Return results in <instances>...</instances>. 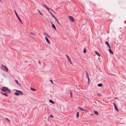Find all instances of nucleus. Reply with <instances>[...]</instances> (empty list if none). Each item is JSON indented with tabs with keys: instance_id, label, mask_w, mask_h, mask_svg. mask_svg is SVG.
<instances>
[{
	"instance_id": "6",
	"label": "nucleus",
	"mask_w": 126,
	"mask_h": 126,
	"mask_svg": "<svg viewBox=\"0 0 126 126\" xmlns=\"http://www.w3.org/2000/svg\"><path fill=\"white\" fill-rule=\"evenodd\" d=\"M65 55L66 57H67L68 60L69 61V63L71 64H72V63L71 62V61L70 60V58H69L68 55L67 54H66Z\"/></svg>"
},
{
	"instance_id": "16",
	"label": "nucleus",
	"mask_w": 126,
	"mask_h": 126,
	"mask_svg": "<svg viewBox=\"0 0 126 126\" xmlns=\"http://www.w3.org/2000/svg\"><path fill=\"white\" fill-rule=\"evenodd\" d=\"M14 94L16 95H19V93L17 92H15L14 93Z\"/></svg>"
},
{
	"instance_id": "31",
	"label": "nucleus",
	"mask_w": 126,
	"mask_h": 126,
	"mask_svg": "<svg viewBox=\"0 0 126 126\" xmlns=\"http://www.w3.org/2000/svg\"><path fill=\"white\" fill-rule=\"evenodd\" d=\"M39 13L41 15L43 16V14L41 13V12H40V11Z\"/></svg>"
},
{
	"instance_id": "8",
	"label": "nucleus",
	"mask_w": 126,
	"mask_h": 126,
	"mask_svg": "<svg viewBox=\"0 0 126 126\" xmlns=\"http://www.w3.org/2000/svg\"><path fill=\"white\" fill-rule=\"evenodd\" d=\"M78 109H79L82 110V111H86L87 110H85L84 109H83L80 106H79L78 108Z\"/></svg>"
},
{
	"instance_id": "24",
	"label": "nucleus",
	"mask_w": 126,
	"mask_h": 126,
	"mask_svg": "<svg viewBox=\"0 0 126 126\" xmlns=\"http://www.w3.org/2000/svg\"><path fill=\"white\" fill-rule=\"evenodd\" d=\"M50 14L54 18H55V17L53 15L52 13H50Z\"/></svg>"
},
{
	"instance_id": "29",
	"label": "nucleus",
	"mask_w": 126,
	"mask_h": 126,
	"mask_svg": "<svg viewBox=\"0 0 126 126\" xmlns=\"http://www.w3.org/2000/svg\"><path fill=\"white\" fill-rule=\"evenodd\" d=\"M50 81H51V83L52 84H53V81H52V80H50Z\"/></svg>"
},
{
	"instance_id": "33",
	"label": "nucleus",
	"mask_w": 126,
	"mask_h": 126,
	"mask_svg": "<svg viewBox=\"0 0 126 126\" xmlns=\"http://www.w3.org/2000/svg\"><path fill=\"white\" fill-rule=\"evenodd\" d=\"M17 91L18 92H19L20 93V92L21 91H19V90H17Z\"/></svg>"
},
{
	"instance_id": "10",
	"label": "nucleus",
	"mask_w": 126,
	"mask_h": 126,
	"mask_svg": "<svg viewBox=\"0 0 126 126\" xmlns=\"http://www.w3.org/2000/svg\"><path fill=\"white\" fill-rule=\"evenodd\" d=\"M85 72L86 73V75H87V78L89 80V74L88 73V72H87V71H85Z\"/></svg>"
},
{
	"instance_id": "41",
	"label": "nucleus",
	"mask_w": 126,
	"mask_h": 126,
	"mask_svg": "<svg viewBox=\"0 0 126 126\" xmlns=\"http://www.w3.org/2000/svg\"><path fill=\"white\" fill-rule=\"evenodd\" d=\"M98 59L99 60L100 59V58H98Z\"/></svg>"
},
{
	"instance_id": "18",
	"label": "nucleus",
	"mask_w": 126,
	"mask_h": 126,
	"mask_svg": "<svg viewBox=\"0 0 126 126\" xmlns=\"http://www.w3.org/2000/svg\"><path fill=\"white\" fill-rule=\"evenodd\" d=\"M114 107L115 109L117 111H118V110L117 107L116 105H115L114 106Z\"/></svg>"
},
{
	"instance_id": "20",
	"label": "nucleus",
	"mask_w": 126,
	"mask_h": 126,
	"mask_svg": "<svg viewBox=\"0 0 126 126\" xmlns=\"http://www.w3.org/2000/svg\"><path fill=\"white\" fill-rule=\"evenodd\" d=\"M79 112H78L77 113V117L78 118L79 117Z\"/></svg>"
},
{
	"instance_id": "4",
	"label": "nucleus",
	"mask_w": 126,
	"mask_h": 126,
	"mask_svg": "<svg viewBox=\"0 0 126 126\" xmlns=\"http://www.w3.org/2000/svg\"><path fill=\"white\" fill-rule=\"evenodd\" d=\"M14 12H15V14L16 16H17V18H18V19L20 21V23H22V22L21 20L20 19V18H19V17L18 16V15H17L16 12V11L15 10H14Z\"/></svg>"
},
{
	"instance_id": "28",
	"label": "nucleus",
	"mask_w": 126,
	"mask_h": 126,
	"mask_svg": "<svg viewBox=\"0 0 126 126\" xmlns=\"http://www.w3.org/2000/svg\"><path fill=\"white\" fill-rule=\"evenodd\" d=\"M97 94L98 95H99V96H101V94H100L97 93Z\"/></svg>"
},
{
	"instance_id": "11",
	"label": "nucleus",
	"mask_w": 126,
	"mask_h": 126,
	"mask_svg": "<svg viewBox=\"0 0 126 126\" xmlns=\"http://www.w3.org/2000/svg\"><path fill=\"white\" fill-rule=\"evenodd\" d=\"M105 44H106L108 46V47H109V48H110V46L108 43V42H105Z\"/></svg>"
},
{
	"instance_id": "35",
	"label": "nucleus",
	"mask_w": 126,
	"mask_h": 126,
	"mask_svg": "<svg viewBox=\"0 0 126 126\" xmlns=\"http://www.w3.org/2000/svg\"><path fill=\"white\" fill-rule=\"evenodd\" d=\"M113 105H114V106L115 105H116V104H115V103H113Z\"/></svg>"
},
{
	"instance_id": "26",
	"label": "nucleus",
	"mask_w": 126,
	"mask_h": 126,
	"mask_svg": "<svg viewBox=\"0 0 126 126\" xmlns=\"http://www.w3.org/2000/svg\"><path fill=\"white\" fill-rule=\"evenodd\" d=\"M5 119H6L7 120L9 123H11V121L10 120H8L7 118H5Z\"/></svg>"
},
{
	"instance_id": "15",
	"label": "nucleus",
	"mask_w": 126,
	"mask_h": 126,
	"mask_svg": "<svg viewBox=\"0 0 126 126\" xmlns=\"http://www.w3.org/2000/svg\"><path fill=\"white\" fill-rule=\"evenodd\" d=\"M97 86L99 87H101L103 86V84L102 83H99L97 85Z\"/></svg>"
},
{
	"instance_id": "38",
	"label": "nucleus",
	"mask_w": 126,
	"mask_h": 126,
	"mask_svg": "<svg viewBox=\"0 0 126 126\" xmlns=\"http://www.w3.org/2000/svg\"><path fill=\"white\" fill-rule=\"evenodd\" d=\"M0 2H1V0H0Z\"/></svg>"
},
{
	"instance_id": "9",
	"label": "nucleus",
	"mask_w": 126,
	"mask_h": 126,
	"mask_svg": "<svg viewBox=\"0 0 126 126\" xmlns=\"http://www.w3.org/2000/svg\"><path fill=\"white\" fill-rule=\"evenodd\" d=\"M1 93L3 95L5 96H9V95L6 93H5L2 92H1Z\"/></svg>"
},
{
	"instance_id": "27",
	"label": "nucleus",
	"mask_w": 126,
	"mask_h": 126,
	"mask_svg": "<svg viewBox=\"0 0 126 126\" xmlns=\"http://www.w3.org/2000/svg\"><path fill=\"white\" fill-rule=\"evenodd\" d=\"M19 94H20L21 95H22L23 94V93L21 91L20 92V93Z\"/></svg>"
},
{
	"instance_id": "1",
	"label": "nucleus",
	"mask_w": 126,
	"mask_h": 126,
	"mask_svg": "<svg viewBox=\"0 0 126 126\" xmlns=\"http://www.w3.org/2000/svg\"><path fill=\"white\" fill-rule=\"evenodd\" d=\"M1 91L4 92H6L8 93H10L11 92L10 90L8 89L7 87H3L0 88Z\"/></svg>"
},
{
	"instance_id": "7",
	"label": "nucleus",
	"mask_w": 126,
	"mask_h": 126,
	"mask_svg": "<svg viewBox=\"0 0 126 126\" xmlns=\"http://www.w3.org/2000/svg\"><path fill=\"white\" fill-rule=\"evenodd\" d=\"M45 39L46 40V41H47V43L49 44H50V42L49 40H48V39L47 38V37L46 36H45Z\"/></svg>"
},
{
	"instance_id": "23",
	"label": "nucleus",
	"mask_w": 126,
	"mask_h": 126,
	"mask_svg": "<svg viewBox=\"0 0 126 126\" xmlns=\"http://www.w3.org/2000/svg\"><path fill=\"white\" fill-rule=\"evenodd\" d=\"M55 18V20L57 22V23H58V24H60V23L58 21V20L56 18V17H55V18Z\"/></svg>"
},
{
	"instance_id": "34",
	"label": "nucleus",
	"mask_w": 126,
	"mask_h": 126,
	"mask_svg": "<svg viewBox=\"0 0 126 126\" xmlns=\"http://www.w3.org/2000/svg\"><path fill=\"white\" fill-rule=\"evenodd\" d=\"M38 63L39 64H41V62L40 61H39L38 62Z\"/></svg>"
},
{
	"instance_id": "36",
	"label": "nucleus",
	"mask_w": 126,
	"mask_h": 126,
	"mask_svg": "<svg viewBox=\"0 0 126 126\" xmlns=\"http://www.w3.org/2000/svg\"><path fill=\"white\" fill-rule=\"evenodd\" d=\"M46 35L47 36V37H48V35L47 34H46Z\"/></svg>"
},
{
	"instance_id": "2",
	"label": "nucleus",
	"mask_w": 126,
	"mask_h": 126,
	"mask_svg": "<svg viewBox=\"0 0 126 126\" xmlns=\"http://www.w3.org/2000/svg\"><path fill=\"white\" fill-rule=\"evenodd\" d=\"M1 68L2 70L6 72H7L8 70V69L6 66L2 65Z\"/></svg>"
},
{
	"instance_id": "12",
	"label": "nucleus",
	"mask_w": 126,
	"mask_h": 126,
	"mask_svg": "<svg viewBox=\"0 0 126 126\" xmlns=\"http://www.w3.org/2000/svg\"><path fill=\"white\" fill-rule=\"evenodd\" d=\"M51 23L52 24V28H53L55 30H56V28L55 26L52 23V22H51Z\"/></svg>"
},
{
	"instance_id": "40",
	"label": "nucleus",
	"mask_w": 126,
	"mask_h": 126,
	"mask_svg": "<svg viewBox=\"0 0 126 126\" xmlns=\"http://www.w3.org/2000/svg\"><path fill=\"white\" fill-rule=\"evenodd\" d=\"M70 94H71H71H71V92H70Z\"/></svg>"
},
{
	"instance_id": "37",
	"label": "nucleus",
	"mask_w": 126,
	"mask_h": 126,
	"mask_svg": "<svg viewBox=\"0 0 126 126\" xmlns=\"http://www.w3.org/2000/svg\"><path fill=\"white\" fill-rule=\"evenodd\" d=\"M37 11H38L39 12H40V11L38 10H37Z\"/></svg>"
},
{
	"instance_id": "3",
	"label": "nucleus",
	"mask_w": 126,
	"mask_h": 126,
	"mask_svg": "<svg viewBox=\"0 0 126 126\" xmlns=\"http://www.w3.org/2000/svg\"><path fill=\"white\" fill-rule=\"evenodd\" d=\"M43 6L44 7H45L48 10V11L49 12H50L49 10H52V11L54 13H55V12L53 10H52L51 9L48 8V7H47V6L46 5L43 4Z\"/></svg>"
},
{
	"instance_id": "25",
	"label": "nucleus",
	"mask_w": 126,
	"mask_h": 126,
	"mask_svg": "<svg viewBox=\"0 0 126 126\" xmlns=\"http://www.w3.org/2000/svg\"><path fill=\"white\" fill-rule=\"evenodd\" d=\"M86 50L85 48H84L83 50V52L84 53H86Z\"/></svg>"
},
{
	"instance_id": "22",
	"label": "nucleus",
	"mask_w": 126,
	"mask_h": 126,
	"mask_svg": "<svg viewBox=\"0 0 126 126\" xmlns=\"http://www.w3.org/2000/svg\"><path fill=\"white\" fill-rule=\"evenodd\" d=\"M15 81L17 84L18 85H19L20 84L19 83H18V81L17 80H15Z\"/></svg>"
},
{
	"instance_id": "19",
	"label": "nucleus",
	"mask_w": 126,
	"mask_h": 126,
	"mask_svg": "<svg viewBox=\"0 0 126 126\" xmlns=\"http://www.w3.org/2000/svg\"><path fill=\"white\" fill-rule=\"evenodd\" d=\"M94 112L96 114H97V115L98 114V113L97 111H94Z\"/></svg>"
},
{
	"instance_id": "14",
	"label": "nucleus",
	"mask_w": 126,
	"mask_h": 126,
	"mask_svg": "<svg viewBox=\"0 0 126 126\" xmlns=\"http://www.w3.org/2000/svg\"><path fill=\"white\" fill-rule=\"evenodd\" d=\"M95 53H96V54L97 55H98V56H99V57H100V55L98 52H97V51H95Z\"/></svg>"
},
{
	"instance_id": "5",
	"label": "nucleus",
	"mask_w": 126,
	"mask_h": 126,
	"mask_svg": "<svg viewBox=\"0 0 126 126\" xmlns=\"http://www.w3.org/2000/svg\"><path fill=\"white\" fill-rule=\"evenodd\" d=\"M68 17L71 21L73 22H75V21L72 16H69Z\"/></svg>"
},
{
	"instance_id": "32",
	"label": "nucleus",
	"mask_w": 126,
	"mask_h": 126,
	"mask_svg": "<svg viewBox=\"0 0 126 126\" xmlns=\"http://www.w3.org/2000/svg\"><path fill=\"white\" fill-rule=\"evenodd\" d=\"M50 117H52V118L53 117V116L51 114L50 115Z\"/></svg>"
},
{
	"instance_id": "21",
	"label": "nucleus",
	"mask_w": 126,
	"mask_h": 126,
	"mask_svg": "<svg viewBox=\"0 0 126 126\" xmlns=\"http://www.w3.org/2000/svg\"><path fill=\"white\" fill-rule=\"evenodd\" d=\"M30 89L32 90L33 91H35L36 90V89H34L32 87H31L30 88Z\"/></svg>"
},
{
	"instance_id": "17",
	"label": "nucleus",
	"mask_w": 126,
	"mask_h": 126,
	"mask_svg": "<svg viewBox=\"0 0 126 126\" xmlns=\"http://www.w3.org/2000/svg\"><path fill=\"white\" fill-rule=\"evenodd\" d=\"M49 102L51 103H52V104H54V102L53 101L51 100V99H49Z\"/></svg>"
},
{
	"instance_id": "42",
	"label": "nucleus",
	"mask_w": 126,
	"mask_h": 126,
	"mask_svg": "<svg viewBox=\"0 0 126 126\" xmlns=\"http://www.w3.org/2000/svg\"><path fill=\"white\" fill-rule=\"evenodd\" d=\"M124 22L125 23V22Z\"/></svg>"
},
{
	"instance_id": "39",
	"label": "nucleus",
	"mask_w": 126,
	"mask_h": 126,
	"mask_svg": "<svg viewBox=\"0 0 126 126\" xmlns=\"http://www.w3.org/2000/svg\"><path fill=\"white\" fill-rule=\"evenodd\" d=\"M116 98V99H118V98H116H116Z\"/></svg>"
},
{
	"instance_id": "30",
	"label": "nucleus",
	"mask_w": 126,
	"mask_h": 126,
	"mask_svg": "<svg viewBox=\"0 0 126 126\" xmlns=\"http://www.w3.org/2000/svg\"><path fill=\"white\" fill-rule=\"evenodd\" d=\"M90 79L89 80L88 79V84H90Z\"/></svg>"
},
{
	"instance_id": "13",
	"label": "nucleus",
	"mask_w": 126,
	"mask_h": 126,
	"mask_svg": "<svg viewBox=\"0 0 126 126\" xmlns=\"http://www.w3.org/2000/svg\"><path fill=\"white\" fill-rule=\"evenodd\" d=\"M110 48L109 49V51L111 53V54H113V53L112 50H111V49H110V48Z\"/></svg>"
}]
</instances>
